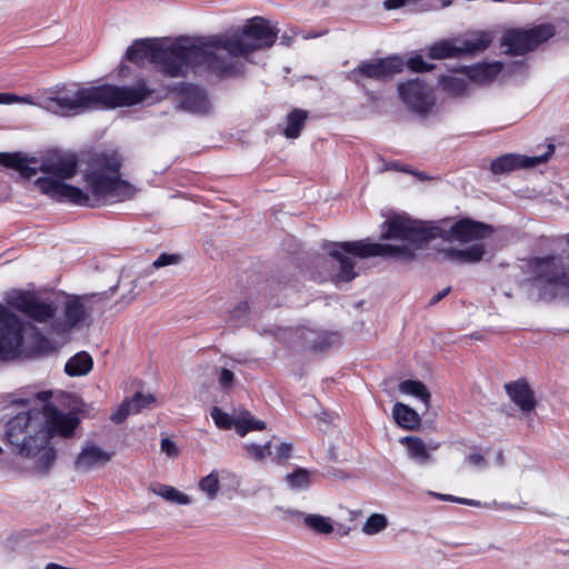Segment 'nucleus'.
<instances>
[{"label": "nucleus", "mask_w": 569, "mask_h": 569, "mask_svg": "<svg viewBox=\"0 0 569 569\" xmlns=\"http://www.w3.org/2000/svg\"><path fill=\"white\" fill-rule=\"evenodd\" d=\"M421 1H422V3L420 4L421 11H428V10L432 9V6L429 4L427 1H425V0H421Z\"/></svg>", "instance_id": "nucleus-51"}, {"label": "nucleus", "mask_w": 569, "mask_h": 569, "mask_svg": "<svg viewBox=\"0 0 569 569\" xmlns=\"http://www.w3.org/2000/svg\"><path fill=\"white\" fill-rule=\"evenodd\" d=\"M492 34L488 31H475L457 39L459 56L475 54L485 51L492 42Z\"/></svg>", "instance_id": "nucleus-23"}, {"label": "nucleus", "mask_w": 569, "mask_h": 569, "mask_svg": "<svg viewBox=\"0 0 569 569\" xmlns=\"http://www.w3.org/2000/svg\"><path fill=\"white\" fill-rule=\"evenodd\" d=\"M127 69H128V68H127L126 66H121V67H120V70H119V74H120V76H124V73H126Z\"/></svg>", "instance_id": "nucleus-56"}, {"label": "nucleus", "mask_w": 569, "mask_h": 569, "mask_svg": "<svg viewBox=\"0 0 569 569\" xmlns=\"http://www.w3.org/2000/svg\"><path fill=\"white\" fill-rule=\"evenodd\" d=\"M7 302L19 312L39 323H47L54 320L57 306L52 301L39 298L30 291H17L12 293Z\"/></svg>", "instance_id": "nucleus-13"}, {"label": "nucleus", "mask_w": 569, "mask_h": 569, "mask_svg": "<svg viewBox=\"0 0 569 569\" xmlns=\"http://www.w3.org/2000/svg\"><path fill=\"white\" fill-rule=\"evenodd\" d=\"M483 254L485 247L480 243L472 244L466 249L443 248L438 251L441 260L459 264L479 262Z\"/></svg>", "instance_id": "nucleus-20"}, {"label": "nucleus", "mask_w": 569, "mask_h": 569, "mask_svg": "<svg viewBox=\"0 0 569 569\" xmlns=\"http://www.w3.org/2000/svg\"><path fill=\"white\" fill-rule=\"evenodd\" d=\"M203 52L199 39L178 38L166 46L157 39L136 40L126 52V58L143 67L147 63L171 78L186 77L190 69L203 67Z\"/></svg>", "instance_id": "nucleus-5"}, {"label": "nucleus", "mask_w": 569, "mask_h": 569, "mask_svg": "<svg viewBox=\"0 0 569 569\" xmlns=\"http://www.w3.org/2000/svg\"><path fill=\"white\" fill-rule=\"evenodd\" d=\"M546 148L547 150L542 154L533 157L506 153L491 161L490 170L493 174H503L519 169L535 168L538 164L547 162L555 152V146L552 143L547 144Z\"/></svg>", "instance_id": "nucleus-15"}, {"label": "nucleus", "mask_w": 569, "mask_h": 569, "mask_svg": "<svg viewBox=\"0 0 569 569\" xmlns=\"http://www.w3.org/2000/svg\"><path fill=\"white\" fill-rule=\"evenodd\" d=\"M181 261V256L177 253H161L152 263L153 268L159 269L170 264H177Z\"/></svg>", "instance_id": "nucleus-44"}, {"label": "nucleus", "mask_w": 569, "mask_h": 569, "mask_svg": "<svg viewBox=\"0 0 569 569\" xmlns=\"http://www.w3.org/2000/svg\"><path fill=\"white\" fill-rule=\"evenodd\" d=\"M17 402H18V403L26 405V403H28V402H29V399H19Z\"/></svg>", "instance_id": "nucleus-57"}, {"label": "nucleus", "mask_w": 569, "mask_h": 569, "mask_svg": "<svg viewBox=\"0 0 569 569\" xmlns=\"http://www.w3.org/2000/svg\"><path fill=\"white\" fill-rule=\"evenodd\" d=\"M92 366V357L86 351H80L67 361L64 372L70 377L86 376L91 371Z\"/></svg>", "instance_id": "nucleus-26"}, {"label": "nucleus", "mask_w": 569, "mask_h": 569, "mask_svg": "<svg viewBox=\"0 0 569 569\" xmlns=\"http://www.w3.org/2000/svg\"><path fill=\"white\" fill-rule=\"evenodd\" d=\"M153 92L143 79L133 86L71 83L57 87L41 101H37L32 96H19L16 103L37 106L59 116L71 117L93 110L132 107L148 100Z\"/></svg>", "instance_id": "nucleus-2"}, {"label": "nucleus", "mask_w": 569, "mask_h": 569, "mask_svg": "<svg viewBox=\"0 0 569 569\" xmlns=\"http://www.w3.org/2000/svg\"><path fill=\"white\" fill-rule=\"evenodd\" d=\"M212 420L216 426L220 429H231L236 428V417L230 416L229 413L223 412L220 408L213 407L210 413Z\"/></svg>", "instance_id": "nucleus-39"}, {"label": "nucleus", "mask_w": 569, "mask_h": 569, "mask_svg": "<svg viewBox=\"0 0 569 569\" xmlns=\"http://www.w3.org/2000/svg\"><path fill=\"white\" fill-rule=\"evenodd\" d=\"M387 230L382 239H400L410 244H422L439 234L440 229L426 221L412 220L405 216H396L385 222Z\"/></svg>", "instance_id": "nucleus-8"}, {"label": "nucleus", "mask_w": 569, "mask_h": 569, "mask_svg": "<svg viewBox=\"0 0 569 569\" xmlns=\"http://www.w3.org/2000/svg\"><path fill=\"white\" fill-rule=\"evenodd\" d=\"M412 2H413V0H385L383 8L386 10H396V9L402 8L407 4H410Z\"/></svg>", "instance_id": "nucleus-48"}, {"label": "nucleus", "mask_w": 569, "mask_h": 569, "mask_svg": "<svg viewBox=\"0 0 569 569\" xmlns=\"http://www.w3.org/2000/svg\"><path fill=\"white\" fill-rule=\"evenodd\" d=\"M465 462L477 470H485L488 468V460L485 455L478 451L470 452L466 456Z\"/></svg>", "instance_id": "nucleus-42"}, {"label": "nucleus", "mask_w": 569, "mask_h": 569, "mask_svg": "<svg viewBox=\"0 0 569 569\" xmlns=\"http://www.w3.org/2000/svg\"><path fill=\"white\" fill-rule=\"evenodd\" d=\"M555 33L556 29L551 23H541L528 29H509L501 37V46L507 48L510 54H525L549 40Z\"/></svg>", "instance_id": "nucleus-9"}, {"label": "nucleus", "mask_w": 569, "mask_h": 569, "mask_svg": "<svg viewBox=\"0 0 569 569\" xmlns=\"http://www.w3.org/2000/svg\"><path fill=\"white\" fill-rule=\"evenodd\" d=\"M451 288L450 287H447L445 289H442L441 291H439L437 295H435L429 305L430 306H433V305H437L438 302H440L449 292H450Z\"/></svg>", "instance_id": "nucleus-50"}, {"label": "nucleus", "mask_w": 569, "mask_h": 569, "mask_svg": "<svg viewBox=\"0 0 569 569\" xmlns=\"http://www.w3.org/2000/svg\"><path fill=\"white\" fill-rule=\"evenodd\" d=\"M395 421L403 429H415L420 423V417L411 407L397 402L392 408Z\"/></svg>", "instance_id": "nucleus-27"}, {"label": "nucleus", "mask_w": 569, "mask_h": 569, "mask_svg": "<svg viewBox=\"0 0 569 569\" xmlns=\"http://www.w3.org/2000/svg\"><path fill=\"white\" fill-rule=\"evenodd\" d=\"M400 442L407 446L408 455L420 465H426L430 460V450L422 439L418 437H403Z\"/></svg>", "instance_id": "nucleus-28"}, {"label": "nucleus", "mask_w": 569, "mask_h": 569, "mask_svg": "<svg viewBox=\"0 0 569 569\" xmlns=\"http://www.w3.org/2000/svg\"><path fill=\"white\" fill-rule=\"evenodd\" d=\"M0 163L18 171L26 179L36 176L38 171L48 174L38 178L34 186L40 193L57 202L90 206L89 193L66 182L78 170V159L72 153L53 152L41 159L21 152L0 153Z\"/></svg>", "instance_id": "nucleus-4"}, {"label": "nucleus", "mask_w": 569, "mask_h": 569, "mask_svg": "<svg viewBox=\"0 0 569 569\" xmlns=\"http://www.w3.org/2000/svg\"><path fill=\"white\" fill-rule=\"evenodd\" d=\"M291 450L292 446L290 443L280 442L274 447V451H272V456L270 458L277 463H283L290 458Z\"/></svg>", "instance_id": "nucleus-41"}, {"label": "nucleus", "mask_w": 569, "mask_h": 569, "mask_svg": "<svg viewBox=\"0 0 569 569\" xmlns=\"http://www.w3.org/2000/svg\"><path fill=\"white\" fill-rule=\"evenodd\" d=\"M439 84L443 91L455 98L465 97L470 91V82L465 74V69L453 74L442 76L439 79Z\"/></svg>", "instance_id": "nucleus-24"}, {"label": "nucleus", "mask_w": 569, "mask_h": 569, "mask_svg": "<svg viewBox=\"0 0 569 569\" xmlns=\"http://www.w3.org/2000/svg\"><path fill=\"white\" fill-rule=\"evenodd\" d=\"M405 68V61L399 56H391L382 59L367 60L351 70L348 79L357 86L363 87L361 78H369L377 81H385L392 76L400 73Z\"/></svg>", "instance_id": "nucleus-12"}, {"label": "nucleus", "mask_w": 569, "mask_h": 569, "mask_svg": "<svg viewBox=\"0 0 569 569\" xmlns=\"http://www.w3.org/2000/svg\"><path fill=\"white\" fill-rule=\"evenodd\" d=\"M512 506L510 503H501L500 506V509H503V510H507V509H511Z\"/></svg>", "instance_id": "nucleus-55"}, {"label": "nucleus", "mask_w": 569, "mask_h": 569, "mask_svg": "<svg viewBox=\"0 0 569 569\" xmlns=\"http://www.w3.org/2000/svg\"><path fill=\"white\" fill-rule=\"evenodd\" d=\"M301 335L306 345L317 351L327 350L339 341V337L332 332H318L311 329H306Z\"/></svg>", "instance_id": "nucleus-25"}, {"label": "nucleus", "mask_w": 569, "mask_h": 569, "mask_svg": "<svg viewBox=\"0 0 569 569\" xmlns=\"http://www.w3.org/2000/svg\"><path fill=\"white\" fill-rule=\"evenodd\" d=\"M233 372L229 369H222L219 376V383L220 386L226 389L228 388L232 381H233Z\"/></svg>", "instance_id": "nucleus-47"}, {"label": "nucleus", "mask_w": 569, "mask_h": 569, "mask_svg": "<svg viewBox=\"0 0 569 569\" xmlns=\"http://www.w3.org/2000/svg\"><path fill=\"white\" fill-rule=\"evenodd\" d=\"M303 523L318 533L328 535L333 531L330 518L320 515H305Z\"/></svg>", "instance_id": "nucleus-35"}, {"label": "nucleus", "mask_w": 569, "mask_h": 569, "mask_svg": "<svg viewBox=\"0 0 569 569\" xmlns=\"http://www.w3.org/2000/svg\"><path fill=\"white\" fill-rule=\"evenodd\" d=\"M421 179H425L426 177L422 173L418 174Z\"/></svg>", "instance_id": "nucleus-59"}, {"label": "nucleus", "mask_w": 569, "mask_h": 569, "mask_svg": "<svg viewBox=\"0 0 569 569\" xmlns=\"http://www.w3.org/2000/svg\"><path fill=\"white\" fill-rule=\"evenodd\" d=\"M450 232L455 239L461 242H469L489 237L492 234L493 229L491 226L482 222L461 219L451 226Z\"/></svg>", "instance_id": "nucleus-17"}, {"label": "nucleus", "mask_w": 569, "mask_h": 569, "mask_svg": "<svg viewBox=\"0 0 569 569\" xmlns=\"http://www.w3.org/2000/svg\"><path fill=\"white\" fill-rule=\"evenodd\" d=\"M156 401L152 395L137 392L134 396L121 403L119 409L112 413L111 420L116 423L122 422L128 416L138 413L144 408H149Z\"/></svg>", "instance_id": "nucleus-22"}, {"label": "nucleus", "mask_w": 569, "mask_h": 569, "mask_svg": "<svg viewBox=\"0 0 569 569\" xmlns=\"http://www.w3.org/2000/svg\"><path fill=\"white\" fill-rule=\"evenodd\" d=\"M288 487L292 490H303L309 488L311 475L307 469L298 468L286 476Z\"/></svg>", "instance_id": "nucleus-36"}, {"label": "nucleus", "mask_w": 569, "mask_h": 569, "mask_svg": "<svg viewBox=\"0 0 569 569\" xmlns=\"http://www.w3.org/2000/svg\"><path fill=\"white\" fill-rule=\"evenodd\" d=\"M427 54L435 60L460 57L457 39H445L432 43Z\"/></svg>", "instance_id": "nucleus-29"}, {"label": "nucleus", "mask_w": 569, "mask_h": 569, "mask_svg": "<svg viewBox=\"0 0 569 569\" xmlns=\"http://www.w3.org/2000/svg\"><path fill=\"white\" fill-rule=\"evenodd\" d=\"M406 64L411 71L415 72H428L435 68L432 63L426 62L421 54H415L410 57L408 61L405 62V66Z\"/></svg>", "instance_id": "nucleus-40"}, {"label": "nucleus", "mask_w": 569, "mask_h": 569, "mask_svg": "<svg viewBox=\"0 0 569 569\" xmlns=\"http://www.w3.org/2000/svg\"><path fill=\"white\" fill-rule=\"evenodd\" d=\"M23 342V323L20 318L0 305V361L17 358Z\"/></svg>", "instance_id": "nucleus-10"}, {"label": "nucleus", "mask_w": 569, "mask_h": 569, "mask_svg": "<svg viewBox=\"0 0 569 569\" xmlns=\"http://www.w3.org/2000/svg\"><path fill=\"white\" fill-rule=\"evenodd\" d=\"M497 462H498L499 465H502V463H503V453H502V451H499V452L497 453Z\"/></svg>", "instance_id": "nucleus-54"}, {"label": "nucleus", "mask_w": 569, "mask_h": 569, "mask_svg": "<svg viewBox=\"0 0 569 569\" xmlns=\"http://www.w3.org/2000/svg\"><path fill=\"white\" fill-rule=\"evenodd\" d=\"M308 118V112L302 109H293L287 116L286 128L283 129V134L288 139H296L300 136L302 128L305 127L306 120Z\"/></svg>", "instance_id": "nucleus-30"}, {"label": "nucleus", "mask_w": 569, "mask_h": 569, "mask_svg": "<svg viewBox=\"0 0 569 569\" xmlns=\"http://www.w3.org/2000/svg\"><path fill=\"white\" fill-rule=\"evenodd\" d=\"M199 489L209 500H214L220 490L219 473L213 470L199 481Z\"/></svg>", "instance_id": "nucleus-37"}, {"label": "nucleus", "mask_w": 569, "mask_h": 569, "mask_svg": "<svg viewBox=\"0 0 569 569\" xmlns=\"http://www.w3.org/2000/svg\"><path fill=\"white\" fill-rule=\"evenodd\" d=\"M431 495L441 501L456 502V503L466 505V506H470V507H480L481 506V502L479 500L460 498V497H456L452 495H445V493H437V492H432Z\"/></svg>", "instance_id": "nucleus-43"}, {"label": "nucleus", "mask_w": 569, "mask_h": 569, "mask_svg": "<svg viewBox=\"0 0 569 569\" xmlns=\"http://www.w3.org/2000/svg\"><path fill=\"white\" fill-rule=\"evenodd\" d=\"M522 62H513L512 64H503L501 62H483L470 67H465V74L470 83L487 84L493 81L498 74L502 72H512L513 68H521Z\"/></svg>", "instance_id": "nucleus-16"}, {"label": "nucleus", "mask_w": 569, "mask_h": 569, "mask_svg": "<svg viewBox=\"0 0 569 569\" xmlns=\"http://www.w3.org/2000/svg\"><path fill=\"white\" fill-rule=\"evenodd\" d=\"M440 3H441V8H447V7L451 6L452 0H440Z\"/></svg>", "instance_id": "nucleus-53"}, {"label": "nucleus", "mask_w": 569, "mask_h": 569, "mask_svg": "<svg viewBox=\"0 0 569 569\" xmlns=\"http://www.w3.org/2000/svg\"><path fill=\"white\" fill-rule=\"evenodd\" d=\"M50 391H40L34 399L43 403L42 410L29 409L13 416L6 425V438L18 452L34 459V468L47 471L56 460V449L50 445L54 435L71 437L79 425L73 412H63L47 403Z\"/></svg>", "instance_id": "nucleus-1"}, {"label": "nucleus", "mask_w": 569, "mask_h": 569, "mask_svg": "<svg viewBox=\"0 0 569 569\" xmlns=\"http://www.w3.org/2000/svg\"><path fill=\"white\" fill-rule=\"evenodd\" d=\"M19 99V96L14 93H0V104H12L16 103Z\"/></svg>", "instance_id": "nucleus-49"}, {"label": "nucleus", "mask_w": 569, "mask_h": 569, "mask_svg": "<svg viewBox=\"0 0 569 569\" xmlns=\"http://www.w3.org/2000/svg\"><path fill=\"white\" fill-rule=\"evenodd\" d=\"M249 458L254 461L262 462L272 456V442L268 441L264 445L254 442L243 445Z\"/></svg>", "instance_id": "nucleus-38"}, {"label": "nucleus", "mask_w": 569, "mask_h": 569, "mask_svg": "<svg viewBox=\"0 0 569 569\" xmlns=\"http://www.w3.org/2000/svg\"><path fill=\"white\" fill-rule=\"evenodd\" d=\"M92 312V298L69 296L63 303L62 316L56 318L51 328L57 333H68L83 326Z\"/></svg>", "instance_id": "nucleus-11"}, {"label": "nucleus", "mask_w": 569, "mask_h": 569, "mask_svg": "<svg viewBox=\"0 0 569 569\" xmlns=\"http://www.w3.org/2000/svg\"><path fill=\"white\" fill-rule=\"evenodd\" d=\"M152 492L176 505L187 506L192 502V499L188 495L168 485H157L152 487Z\"/></svg>", "instance_id": "nucleus-31"}, {"label": "nucleus", "mask_w": 569, "mask_h": 569, "mask_svg": "<svg viewBox=\"0 0 569 569\" xmlns=\"http://www.w3.org/2000/svg\"><path fill=\"white\" fill-rule=\"evenodd\" d=\"M507 395L512 402L523 412H531L536 407L533 391L525 379L509 382L505 386Z\"/></svg>", "instance_id": "nucleus-19"}, {"label": "nucleus", "mask_w": 569, "mask_h": 569, "mask_svg": "<svg viewBox=\"0 0 569 569\" xmlns=\"http://www.w3.org/2000/svg\"><path fill=\"white\" fill-rule=\"evenodd\" d=\"M160 450L169 458H176L179 453L177 445L169 438L161 439Z\"/></svg>", "instance_id": "nucleus-45"}, {"label": "nucleus", "mask_w": 569, "mask_h": 569, "mask_svg": "<svg viewBox=\"0 0 569 569\" xmlns=\"http://www.w3.org/2000/svg\"><path fill=\"white\" fill-rule=\"evenodd\" d=\"M398 93L402 103L417 114H427L435 106L433 89L420 78L398 84Z\"/></svg>", "instance_id": "nucleus-14"}, {"label": "nucleus", "mask_w": 569, "mask_h": 569, "mask_svg": "<svg viewBox=\"0 0 569 569\" xmlns=\"http://www.w3.org/2000/svg\"><path fill=\"white\" fill-rule=\"evenodd\" d=\"M389 520L383 513H371L361 527V532L366 536H375L387 529Z\"/></svg>", "instance_id": "nucleus-34"}, {"label": "nucleus", "mask_w": 569, "mask_h": 569, "mask_svg": "<svg viewBox=\"0 0 569 569\" xmlns=\"http://www.w3.org/2000/svg\"><path fill=\"white\" fill-rule=\"evenodd\" d=\"M180 108L191 113L204 114L210 110V102L203 89L193 84H184Z\"/></svg>", "instance_id": "nucleus-18"}, {"label": "nucleus", "mask_w": 569, "mask_h": 569, "mask_svg": "<svg viewBox=\"0 0 569 569\" xmlns=\"http://www.w3.org/2000/svg\"><path fill=\"white\" fill-rule=\"evenodd\" d=\"M112 455L101 448L91 445L87 446L77 456L74 468L79 471H89L90 469L106 465L111 460Z\"/></svg>", "instance_id": "nucleus-21"}, {"label": "nucleus", "mask_w": 569, "mask_h": 569, "mask_svg": "<svg viewBox=\"0 0 569 569\" xmlns=\"http://www.w3.org/2000/svg\"><path fill=\"white\" fill-rule=\"evenodd\" d=\"M399 391L403 395L412 396L423 402L426 406L429 405L431 395L427 387L418 380H405L399 383Z\"/></svg>", "instance_id": "nucleus-32"}, {"label": "nucleus", "mask_w": 569, "mask_h": 569, "mask_svg": "<svg viewBox=\"0 0 569 569\" xmlns=\"http://www.w3.org/2000/svg\"><path fill=\"white\" fill-rule=\"evenodd\" d=\"M505 296H506V297H508V298H510V297H511V293L506 291V292H505Z\"/></svg>", "instance_id": "nucleus-58"}, {"label": "nucleus", "mask_w": 569, "mask_h": 569, "mask_svg": "<svg viewBox=\"0 0 569 569\" xmlns=\"http://www.w3.org/2000/svg\"><path fill=\"white\" fill-rule=\"evenodd\" d=\"M392 168L398 170V171H406V172H408V169L402 167V166H400L398 162L392 163Z\"/></svg>", "instance_id": "nucleus-52"}, {"label": "nucleus", "mask_w": 569, "mask_h": 569, "mask_svg": "<svg viewBox=\"0 0 569 569\" xmlns=\"http://www.w3.org/2000/svg\"><path fill=\"white\" fill-rule=\"evenodd\" d=\"M266 423L261 420L254 419L249 411L243 410L236 417V431L239 436L243 437L252 430H263Z\"/></svg>", "instance_id": "nucleus-33"}, {"label": "nucleus", "mask_w": 569, "mask_h": 569, "mask_svg": "<svg viewBox=\"0 0 569 569\" xmlns=\"http://www.w3.org/2000/svg\"><path fill=\"white\" fill-rule=\"evenodd\" d=\"M277 38L278 30L262 17L249 19L232 33L199 38L203 68L220 77L241 74L243 63L239 58L272 47Z\"/></svg>", "instance_id": "nucleus-3"}, {"label": "nucleus", "mask_w": 569, "mask_h": 569, "mask_svg": "<svg viewBox=\"0 0 569 569\" xmlns=\"http://www.w3.org/2000/svg\"><path fill=\"white\" fill-rule=\"evenodd\" d=\"M121 159L116 152H102L90 162L83 174L87 188L94 200L130 199L136 188L120 178Z\"/></svg>", "instance_id": "nucleus-7"}, {"label": "nucleus", "mask_w": 569, "mask_h": 569, "mask_svg": "<svg viewBox=\"0 0 569 569\" xmlns=\"http://www.w3.org/2000/svg\"><path fill=\"white\" fill-rule=\"evenodd\" d=\"M249 306L247 302H240L237 307L230 312V319L236 322H240L248 313Z\"/></svg>", "instance_id": "nucleus-46"}, {"label": "nucleus", "mask_w": 569, "mask_h": 569, "mask_svg": "<svg viewBox=\"0 0 569 569\" xmlns=\"http://www.w3.org/2000/svg\"><path fill=\"white\" fill-rule=\"evenodd\" d=\"M328 257L317 259V266L321 268L313 279L322 281L340 282L352 281L359 272L356 270V258L390 256L412 259L415 250L410 246L381 244L369 239L358 241L332 242L326 247Z\"/></svg>", "instance_id": "nucleus-6"}]
</instances>
